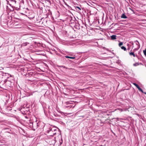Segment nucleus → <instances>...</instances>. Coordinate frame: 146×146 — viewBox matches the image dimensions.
Returning <instances> with one entry per match:
<instances>
[{
  "label": "nucleus",
  "instance_id": "13",
  "mask_svg": "<svg viewBox=\"0 0 146 146\" xmlns=\"http://www.w3.org/2000/svg\"><path fill=\"white\" fill-rule=\"evenodd\" d=\"M137 88L139 91H140L142 92H143V90L139 86Z\"/></svg>",
  "mask_w": 146,
  "mask_h": 146
},
{
  "label": "nucleus",
  "instance_id": "5",
  "mask_svg": "<svg viewBox=\"0 0 146 146\" xmlns=\"http://www.w3.org/2000/svg\"><path fill=\"white\" fill-rule=\"evenodd\" d=\"M142 64L141 63H138L137 62V63H135V64H133V65L134 66H138V65H142Z\"/></svg>",
  "mask_w": 146,
  "mask_h": 146
},
{
  "label": "nucleus",
  "instance_id": "2",
  "mask_svg": "<svg viewBox=\"0 0 146 146\" xmlns=\"http://www.w3.org/2000/svg\"><path fill=\"white\" fill-rule=\"evenodd\" d=\"M117 36L115 35H113L111 36V39L112 40H114L116 39Z\"/></svg>",
  "mask_w": 146,
  "mask_h": 146
},
{
  "label": "nucleus",
  "instance_id": "12",
  "mask_svg": "<svg viewBox=\"0 0 146 146\" xmlns=\"http://www.w3.org/2000/svg\"><path fill=\"white\" fill-rule=\"evenodd\" d=\"M123 44V42H120L119 44H118V45H119V47H121V46Z\"/></svg>",
  "mask_w": 146,
  "mask_h": 146
},
{
  "label": "nucleus",
  "instance_id": "16",
  "mask_svg": "<svg viewBox=\"0 0 146 146\" xmlns=\"http://www.w3.org/2000/svg\"><path fill=\"white\" fill-rule=\"evenodd\" d=\"M62 67L64 68H67L65 66H62Z\"/></svg>",
  "mask_w": 146,
  "mask_h": 146
},
{
  "label": "nucleus",
  "instance_id": "4",
  "mask_svg": "<svg viewBox=\"0 0 146 146\" xmlns=\"http://www.w3.org/2000/svg\"><path fill=\"white\" fill-rule=\"evenodd\" d=\"M121 18L123 19H127V17L124 14H123L121 16Z\"/></svg>",
  "mask_w": 146,
  "mask_h": 146
},
{
  "label": "nucleus",
  "instance_id": "3",
  "mask_svg": "<svg viewBox=\"0 0 146 146\" xmlns=\"http://www.w3.org/2000/svg\"><path fill=\"white\" fill-rule=\"evenodd\" d=\"M129 53L130 56L133 55L134 57H135V56H137V55H136L135 54H134L133 52H129Z\"/></svg>",
  "mask_w": 146,
  "mask_h": 146
},
{
  "label": "nucleus",
  "instance_id": "11",
  "mask_svg": "<svg viewBox=\"0 0 146 146\" xmlns=\"http://www.w3.org/2000/svg\"><path fill=\"white\" fill-rule=\"evenodd\" d=\"M134 42L137 45H138L139 44V42L137 40L135 41Z\"/></svg>",
  "mask_w": 146,
  "mask_h": 146
},
{
  "label": "nucleus",
  "instance_id": "1",
  "mask_svg": "<svg viewBox=\"0 0 146 146\" xmlns=\"http://www.w3.org/2000/svg\"><path fill=\"white\" fill-rule=\"evenodd\" d=\"M9 74L8 73H4L3 72L0 71V78H2V76H6Z\"/></svg>",
  "mask_w": 146,
  "mask_h": 146
},
{
  "label": "nucleus",
  "instance_id": "7",
  "mask_svg": "<svg viewBox=\"0 0 146 146\" xmlns=\"http://www.w3.org/2000/svg\"><path fill=\"white\" fill-rule=\"evenodd\" d=\"M29 44V43L28 42H26L25 43H23L22 45L23 46H27L28 44Z\"/></svg>",
  "mask_w": 146,
  "mask_h": 146
},
{
  "label": "nucleus",
  "instance_id": "18",
  "mask_svg": "<svg viewBox=\"0 0 146 146\" xmlns=\"http://www.w3.org/2000/svg\"><path fill=\"white\" fill-rule=\"evenodd\" d=\"M21 130H22L23 131V129L22 128H21Z\"/></svg>",
  "mask_w": 146,
  "mask_h": 146
},
{
  "label": "nucleus",
  "instance_id": "19",
  "mask_svg": "<svg viewBox=\"0 0 146 146\" xmlns=\"http://www.w3.org/2000/svg\"><path fill=\"white\" fill-rule=\"evenodd\" d=\"M34 131H35V129H34L33 130Z\"/></svg>",
  "mask_w": 146,
  "mask_h": 146
},
{
  "label": "nucleus",
  "instance_id": "15",
  "mask_svg": "<svg viewBox=\"0 0 146 146\" xmlns=\"http://www.w3.org/2000/svg\"><path fill=\"white\" fill-rule=\"evenodd\" d=\"M143 52L144 53V54L146 56V48H145V50H143Z\"/></svg>",
  "mask_w": 146,
  "mask_h": 146
},
{
  "label": "nucleus",
  "instance_id": "22",
  "mask_svg": "<svg viewBox=\"0 0 146 146\" xmlns=\"http://www.w3.org/2000/svg\"><path fill=\"white\" fill-rule=\"evenodd\" d=\"M11 76V75H10V77Z\"/></svg>",
  "mask_w": 146,
  "mask_h": 146
},
{
  "label": "nucleus",
  "instance_id": "17",
  "mask_svg": "<svg viewBox=\"0 0 146 146\" xmlns=\"http://www.w3.org/2000/svg\"><path fill=\"white\" fill-rule=\"evenodd\" d=\"M145 94H146V92H145L144 93Z\"/></svg>",
  "mask_w": 146,
  "mask_h": 146
},
{
  "label": "nucleus",
  "instance_id": "21",
  "mask_svg": "<svg viewBox=\"0 0 146 146\" xmlns=\"http://www.w3.org/2000/svg\"><path fill=\"white\" fill-rule=\"evenodd\" d=\"M139 47H140V46H139Z\"/></svg>",
  "mask_w": 146,
  "mask_h": 146
},
{
  "label": "nucleus",
  "instance_id": "9",
  "mask_svg": "<svg viewBox=\"0 0 146 146\" xmlns=\"http://www.w3.org/2000/svg\"><path fill=\"white\" fill-rule=\"evenodd\" d=\"M65 57L66 58H69L72 59H74L75 58L74 57H72L69 56H66Z\"/></svg>",
  "mask_w": 146,
  "mask_h": 146
},
{
  "label": "nucleus",
  "instance_id": "10",
  "mask_svg": "<svg viewBox=\"0 0 146 146\" xmlns=\"http://www.w3.org/2000/svg\"><path fill=\"white\" fill-rule=\"evenodd\" d=\"M121 48L122 49L124 50V51H125L126 50V48L124 46H121Z\"/></svg>",
  "mask_w": 146,
  "mask_h": 146
},
{
  "label": "nucleus",
  "instance_id": "20",
  "mask_svg": "<svg viewBox=\"0 0 146 146\" xmlns=\"http://www.w3.org/2000/svg\"><path fill=\"white\" fill-rule=\"evenodd\" d=\"M127 49H128V50H129V48H128Z\"/></svg>",
  "mask_w": 146,
  "mask_h": 146
},
{
  "label": "nucleus",
  "instance_id": "8",
  "mask_svg": "<svg viewBox=\"0 0 146 146\" xmlns=\"http://www.w3.org/2000/svg\"><path fill=\"white\" fill-rule=\"evenodd\" d=\"M65 4L68 7V8L69 9H72V8L71 7H70V6H69L68 4H67L66 3H65Z\"/></svg>",
  "mask_w": 146,
  "mask_h": 146
},
{
  "label": "nucleus",
  "instance_id": "6",
  "mask_svg": "<svg viewBox=\"0 0 146 146\" xmlns=\"http://www.w3.org/2000/svg\"><path fill=\"white\" fill-rule=\"evenodd\" d=\"M75 8H76V9L77 11L78 12H80V10H81L80 8V7H79L76 6L75 7Z\"/></svg>",
  "mask_w": 146,
  "mask_h": 146
},
{
  "label": "nucleus",
  "instance_id": "14",
  "mask_svg": "<svg viewBox=\"0 0 146 146\" xmlns=\"http://www.w3.org/2000/svg\"><path fill=\"white\" fill-rule=\"evenodd\" d=\"M133 84L135 85L137 88L139 86L135 83H133Z\"/></svg>",
  "mask_w": 146,
  "mask_h": 146
}]
</instances>
